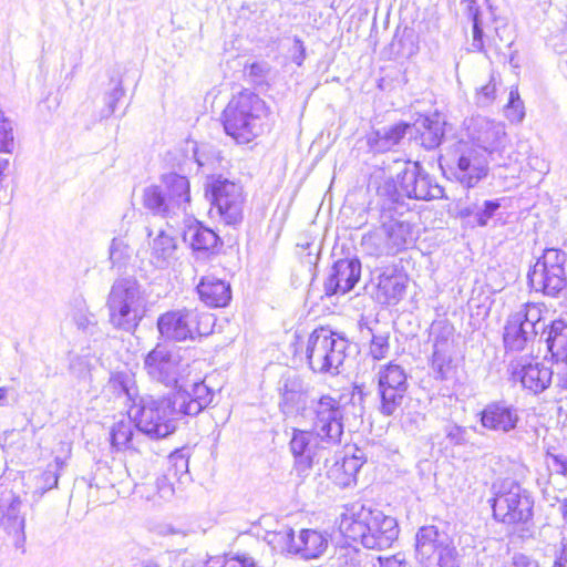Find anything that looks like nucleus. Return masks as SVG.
Masks as SVG:
<instances>
[{
    "label": "nucleus",
    "mask_w": 567,
    "mask_h": 567,
    "mask_svg": "<svg viewBox=\"0 0 567 567\" xmlns=\"http://www.w3.org/2000/svg\"><path fill=\"white\" fill-rule=\"evenodd\" d=\"M545 463L550 474L566 475L567 474V455L563 453H555L550 450L547 451Z\"/></svg>",
    "instance_id": "46"
},
{
    "label": "nucleus",
    "mask_w": 567,
    "mask_h": 567,
    "mask_svg": "<svg viewBox=\"0 0 567 567\" xmlns=\"http://www.w3.org/2000/svg\"><path fill=\"white\" fill-rule=\"evenodd\" d=\"M297 42L299 43V47H300V56H299V58H296V62H297L298 64H301V61H302V60H303V58H305V54H303V53H305V49H303V47H302V44H301V42H300L299 40H297Z\"/></svg>",
    "instance_id": "61"
},
{
    "label": "nucleus",
    "mask_w": 567,
    "mask_h": 567,
    "mask_svg": "<svg viewBox=\"0 0 567 567\" xmlns=\"http://www.w3.org/2000/svg\"><path fill=\"white\" fill-rule=\"evenodd\" d=\"M79 326H80L81 328H83V329H86V326H85V324H83V321H79Z\"/></svg>",
    "instance_id": "63"
},
{
    "label": "nucleus",
    "mask_w": 567,
    "mask_h": 567,
    "mask_svg": "<svg viewBox=\"0 0 567 567\" xmlns=\"http://www.w3.org/2000/svg\"><path fill=\"white\" fill-rule=\"evenodd\" d=\"M415 553L423 567H460V555L453 539L434 525L417 530Z\"/></svg>",
    "instance_id": "12"
},
{
    "label": "nucleus",
    "mask_w": 567,
    "mask_h": 567,
    "mask_svg": "<svg viewBox=\"0 0 567 567\" xmlns=\"http://www.w3.org/2000/svg\"><path fill=\"white\" fill-rule=\"evenodd\" d=\"M377 291L375 298L383 305H395L404 296L406 278L395 268L385 267L375 269Z\"/></svg>",
    "instance_id": "24"
},
{
    "label": "nucleus",
    "mask_w": 567,
    "mask_h": 567,
    "mask_svg": "<svg viewBox=\"0 0 567 567\" xmlns=\"http://www.w3.org/2000/svg\"><path fill=\"white\" fill-rule=\"evenodd\" d=\"M266 116L265 101L245 90L234 96L224 110V130L238 144H247L262 133Z\"/></svg>",
    "instance_id": "6"
},
{
    "label": "nucleus",
    "mask_w": 567,
    "mask_h": 567,
    "mask_svg": "<svg viewBox=\"0 0 567 567\" xmlns=\"http://www.w3.org/2000/svg\"><path fill=\"white\" fill-rule=\"evenodd\" d=\"M558 511L564 519V522L567 524V499H563L560 503H559V507H558Z\"/></svg>",
    "instance_id": "59"
},
{
    "label": "nucleus",
    "mask_w": 567,
    "mask_h": 567,
    "mask_svg": "<svg viewBox=\"0 0 567 567\" xmlns=\"http://www.w3.org/2000/svg\"><path fill=\"white\" fill-rule=\"evenodd\" d=\"M547 349L556 362L567 363V322L555 320L546 338Z\"/></svg>",
    "instance_id": "34"
},
{
    "label": "nucleus",
    "mask_w": 567,
    "mask_h": 567,
    "mask_svg": "<svg viewBox=\"0 0 567 567\" xmlns=\"http://www.w3.org/2000/svg\"><path fill=\"white\" fill-rule=\"evenodd\" d=\"M144 302V292L136 278H117L106 298L109 322L114 329L133 332L143 318Z\"/></svg>",
    "instance_id": "7"
},
{
    "label": "nucleus",
    "mask_w": 567,
    "mask_h": 567,
    "mask_svg": "<svg viewBox=\"0 0 567 567\" xmlns=\"http://www.w3.org/2000/svg\"><path fill=\"white\" fill-rule=\"evenodd\" d=\"M339 530L344 538L378 550L391 547L400 532L394 517L359 504L341 514Z\"/></svg>",
    "instance_id": "3"
},
{
    "label": "nucleus",
    "mask_w": 567,
    "mask_h": 567,
    "mask_svg": "<svg viewBox=\"0 0 567 567\" xmlns=\"http://www.w3.org/2000/svg\"><path fill=\"white\" fill-rule=\"evenodd\" d=\"M214 317L197 308H182L167 311L157 319L162 337L172 341L195 340L212 332Z\"/></svg>",
    "instance_id": "11"
},
{
    "label": "nucleus",
    "mask_w": 567,
    "mask_h": 567,
    "mask_svg": "<svg viewBox=\"0 0 567 567\" xmlns=\"http://www.w3.org/2000/svg\"><path fill=\"white\" fill-rule=\"evenodd\" d=\"M123 95H124V90H123L121 81H118L115 84L114 89L110 93H107V95L105 97L106 110L103 111L104 117H109L115 112L116 103L123 97Z\"/></svg>",
    "instance_id": "53"
},
{
    "label": "nucleus",
    "mask_w": 567,
    "mask_h": 567,
    "mask_svg": "<svg viewBox=\"0 0 567 567\" xmlns=\"http://www.w3.org/2000/svg\"><path fill=\"white\" fill-rule=\"evenodd\" d=\"M214 392L204 382L196 381L190 389H179L167 395L154 398L141 396L128 409V416L135 423L137 432L151 439H163L176 430L177 420L183 416H196L206 409Z\"/></svg>",
    "instance_id": "1"
},
{
    "label": "nucleus",
    "mask_w": 567,
    "mask_h": 567,
    "mask_svg": "<svg viewBox=\"0 0 567 567\" xmlns=\"http://www.w3.org/2000/svg\"><path fill=\"white\" fill-rule=\"evenodd\" d=\"M446 445L463 446L468 442L466 427L449 422L443 427Z\"/></svg>",
    "instance_id": "43"
},
{
    "label": "nucleus",
    "mask_w": 567,
    "mask_h": 567,
    "mask_svg": "<svg viewBox=\"0 0 567 567\" xmlns=\"http://www.w3.org/2000/svg\"><path fill=\"white\" fill-rule=\"evenodd\" d=\"M132 419L116 422L110 433L111 444L116 451L136 449L140 437L134 433Z\"/></svg>",
    "instance_id": "36"
},
{
    "label": "nucleus",
    "mask_w": 567,
    "mask_h": 567,
    "mask_svg": "<svg viewBox=\"0 0 567 567\" xmlns=\"http://www.w3.org/2000/svg\"><path fill=\"white\" fill-rule=\"evenodd\" d=\"M65 466V461L56 456L53 463H50L47 470L40 476V487L43 492L58 486L59 477Z\"/></svg>",
    "instance_id": "42"
},
{
    "label": "nucleus",
    "mask_w": 567,
    "mask_h": 567,
    "mask_svg": "<svg viewBox=\"0 0 567 567\" xmlns=\"http://www.w3.org/2000/svg\"><path fill=\"white\" fill-rule=\"evenodd\" d=\"M150 261L158 269H167L178 260L177 238L173 230H159L150 241Z\"/></svg>",
    "instance_id": "25"
},
{
    "label": "nucleus",
    "mask_w": 567,
    "mask_h": 567,
    "mask_svg": "<svg viewBox=\"0 0 567 567\" xmlns=\"http://www.w3.org/2000/svg\"><path fill=\"white\" fill-rule=\"evenodd\" d=\"M344 408L339 399L330 394H322L312 399L305 417L311 422V430L293 429L289 449L293 456L292 472L300 480L307 478L315 463L319 462V454L326 446L341 444L344 433Z\"/></svg>",
    "instance_id": "2"
},
{
    "label": "nucleus",
    "mask_w": 567,
    "mask_h": 567,
    "mask_svg": "<svg viewBox=\"0 0 567 567\" xmlns=\"http://www.w3.org/2000/svg\"><path fill=\"white\" fill-rule=\"evenodd\" d=\"M189 202V182L176 173L163 175L161 186H148L143 194L144 207L163 217L185 214Z\"/></svg>",
    "instance_id": "9"
},
{
    "label": "nucleus",
    "mask_w": 567,
    "mask_h": 567,
    "mask_svg": "<svg viewBox=\"0 0 567 567\" xmlns=\"http://www.w3.org/2000/svg\"><path fill=\"white\" fill-rule=\"evenodd\" d=\"M378 561L380 567H411L410 564L405 560L404 556L401 554H395L390 557H378Z\"/></svg>",
    "instance_id": "55"
},
{
    "label": "nucleus",
    "mask_w": 567,
    "mask_h": 567,
    "mask_svg": "<svg viewBox=\"0 0 567 567\" xmlns=\"http://www.w3.org/2000/svg\"><path fill=\"white\" fill-rule=\"evenodd\" d=\"M408 133L412 135V126L409 123L399 122L371 132L367 143L372 151L383 153L396 146Z\"/></svg>",
    "instance_id": "27"
},
{
    "label": "nucleus",
    "mask_w": 567,
    "mask_h": 567,
    "mask_svg": "<svg viewBox=\"0 0 567 567\" xmlns=\"http://www.w3.org/2000/svg\"><path fill=\"white\" fill-rule=\"evenodd\" d=\"M408 386V375L401 365L389 363L380 368L378 393L381 401L380 412L383 415H394L401 409Z\"/></svg>",
    "instance_id": "18"
},
{
    "label": "nucleus",
    "mask_w": 567,
    "mask_h": 567,
    "mask_svg": "<svg viewBox=\"0 0 567 567\" xmlns=\"http://www.w3.org/2000/svg\"><path fill=\"white\" fill-rule=\"evenodd\" d=\"M197 292L200 300L212 308L225 307L231 299L230 285L215 276L203 277L197 285Z\"/></svg>",
    "instance_id": "28"
},
{
    "label": "nucleus",
    "mask_w": 567,
    "mask_h": 567,
    "mask_svg": "<svg viewBox=\"0 0 567 567\" xmlns=\"http://www.w3.org/2000/svg\"><path fill=\"white\" fill-rule=\"evenodd\" d=\"M392 244L388 239V234L380 225V227L369 231L362 236L361 247L362 250L372 257H388L396 255V251L391 246Z\"/></svg>",
    "instance_id": "33"
},
{
    "label": "nucleus",
    "mask_w": 567,
    "mask_h": 567,
    "mask_svg": "<svg viewBox=\"0 0 567 567\" xmlns=\"http://www.w3.org/2000/svg\"><path fill=\"white\" fill-rule=\"evenodd\" d=\"M184 241L188 243L193 251L214 252L221 244L218 235L199 223L193 224L184 231Z\"/></svg>",
    "instance_id": "31"
},
{
    "label": "nucleus",
    "mask_w": 567,
    "mask_h": 567,
    "mask_svg": "<svg viewBox=\"0 0 567 567\" xmlns=\"http://www.w3.org/2000/svg\"><path fill=\"white\" fill-rule=\"evenodd\" d=\"M363 463L362 455L352 454L351 456H344L341 461H336L328 470V477L334 484L348 487L355 481V476Z\"/></svg>",
    "instance_id": "32"
},
{
    "label": "nucleus",
    "mask_w": 567,
    "mask_h": 567,
    "mask_svg": "<svg viewBox=\"0 0 567 567\" xmlns=\"http://www.w3.org/2000/svg\"><path fill=\"white\" fill-rule=\"evenodd\" d=\"M166 473L179 483L187 482L189 480L188 457L182 452L171 454Z\"/></svg>",
    "instance_id": "41"
},
{
    "label": "nucleus",
    "mask_w": 567,
    "mask_h": 567,
    "mask_svg": "<svg viewBox=\"0 0 567 567\" xmlns=\"http://www.w3.org/2000/svg\"><path fill=\"white\" fill-rule=\"evenodd\" d=\"M491 505L496 520L506 525L527 523L533 517L534 499L530 493L512 480L492 485Z\"/></svg>",
    "instance_id": "10"
},
{
    "label": "nucleus",
    "mask_w": 567,
    "mask_h": 567,
    "mask_svg": "<svg viewBox=\"0 0 567 567\" xmlns=\"http://www.w3.org/2000/svg\"><path fill=\"white\" fill-rule=\"evenodd\" d=\"M279 409L286 416H292L301 412L305 417L306 396L308 393L307 384L303 379L292 371L284 373L278 382Z\"/></svg>",
    "instance_id": "20"
},
{
    "label": "nucleus",
    "mask_w": 567,
    "mask_h": 567,
    "mask_svg": "<svg viewBox=\"0 0 567 567\" xmlns=\"http://www.w3.org/2000/svg\"><path fill=\"white\" fill-rule=\"evenodd\" d=\"M14 145L12 122L0 110V153H11Z\"/></svg>",
    "instance_id": "44"
},
{
    "label": "nucleus",
    "mask_w": 567,
    "mask_h": 567,
    "mask_svg": "<svg viewBox=\"0 0 567 567\" xmlns=\"http://www.w3.org/2000/svg\"><path fill=\"white\" fill-rule=\"evenodd\" d=\"M328 536L316 529H302L296 537L295 553L305 559L320 557L328 547Z\"/></svg>",
    "instance_id": "30"
},
{
    "label": "nucleus",
    "mask_w": 567,
    "mask_h": 567,
    "mask_svg": "<svg viewBox=\"0 0 567 567\" xmlns=\"http://www.w3.org/2000/svg\"><path fill=\"white\" fill-rule=\"evenodd\" d=\"M425 417L420 413H408L402 420V426L411 434L421 430L424 424Z\"/></svg>",
    "instance_id": "54"
},
{
    "label": "nucleus",
    "mask_w": 567,
    "mask_h": 567,
    "mask_svg": "<svg viewBox=\"0 0 567 567\" xmlns=\"http://www.w3.org/2000/svg\"><path fill=\"white\" fill-rule=\"evenodd\" d=\"M7 395H8V389L0 388V405L7 404Z\"/></svg>",
    "instance_id": "60"
},
{
    "label": "nucleus",
    "mask_w": 567,
    "mask_h": 567,
    "mask_svg": "<svg viewBox=\"0 0 567 567\" xmlns=\"http://www.w3.org/2000/svg\"><path fill=\"white\" fill-rule=\"evenodd\" d=\"M462 4H466V9L468 11L470 17L473 20V41L472 47L474 50L484 52L488 56V51L494 50L495 53H501L502 47L494 38L492 41L488 42V45L486 47L484 41V32L481 25V20L478 18V7L476 6V0H461Z\"/></svg>",
    "instance_id": "35"
},
{
    "label": "nucleus",
    "mask_w": 567,
    "mask_h": 567,
    "mask_svg": "<svg viewBox=\"0 0 567 567\" xmlns=\"http://www.w3.org/2000/svg\"><path fill=\"white\" fill-rule=\"evenodd\" d=\"M507 567H539L538 563L525 554H514Z\"/></svg>",
    "instance_id": "56"
},
{
    "label": "nucleus",
    "mask_w": 567,
    "mask_h": 567,
    "mask_svg": "<svg viewBox=\"0 0 567 567\" xmlns=\"http://www.w3.org/2000/svg\"><path fill=\"white\" fill-rule=\"evenodd\" d=\"M264 539L278 553H295L296 536L292 528L288 526H281L279 529L266 532Z\"/></svg>",
    "instance_id": "37"
},
{
    "label": "nucleus",
    "mask_w": 567,
    "mask_h": 567,
    "mask_svg": "<svg viewBox=\"0 0 567 567\" xmlns=\"http://www.w3.org/2000/svg\"><path fill=\"white\" fill-rule=\"evenodd\" d=\"M380 198H383L385 209H409L405 198L431 200L442 198L444 194L435 179L430 176L417 162H406L395 179L385 181L378 189Z\"/></svg>",
    "instance_id": "4"
},
{
    "label": "nucleus",
    "mask_w": 567,
    "mask_h": 567,
    "mask_svg": "<svg viewBox=\"0 0 567 567\" xmlns=\"http://www.w3.org/2000/svg\"><path fill=\"white\" fill-rule=\"evenodd\" d=\"M389 338L388 333L372 336L369 353L374 361H380L388 357L390 352Z\"/></svg>",
    "instance_id": "45"
},
{
    "label": "nucleus",
    "mask_w": 567,
    "mask_h": 567,
    "mask_svg": "<svg viewBox=\"0 0 567 567\" xmlns=\"http://www.w3.org/2000/svg\"><path fill=\"white\" fill-rule=\"evenodd\" d=\"M174 481L166 472L156 478L155 486L159 498L168 501L175 494Z\"/></svg>",
    "instance_id": "51"
},
{
    "label": "nucleus",
    "mask_w": 567,
    "mask_h": 567,
    "mask_svg": "<svg viewBox=\"0 0 567 567\" xmlns=\"http://www.w3.org/2000/svg\"><path fill=\"white\" fill-rule=\"evenodd\" d=\"M22 499L9 492L0 497V528L2 527L12 546L21 554L25 553V513Z\"/></svg>",
    "instance_id": "19"
},
{
    "label": "nucleus",
    "mask_w": 567,
    "mask_h": 567,
    "mask_svg": "<svg viewBox=\"0 0 567 567\" xmlns=\"http://www.w3.org/2000/svg\"><path fill=\"white\" fill-rule=\"evenodd\" d=\"M542 310L535 303H524L509 315L504 327V346L511 351H522L544 329Z\"/></svg>",
    "instance_id": "15"
},
{
    "label": "nucleus",
    "mask_w": 567,
    "mask_h": 567,
    "mask_svg": "<svg viewBox=\"0 0 567 567\" xmlns=\"http://www.w3.org/2000/svg\"><path fill=\"white\" fill-rule=\"evenodd\" d=\"M496 80L492 74L489 82L476 91V104L482 107L489 106L496 99Z\"/></svg>",
    "instance_id": "47"
},
{
    "label": "nucleus",
    "mask_w": 567,
    "mask_h": 567,
    "mask_svg": "<svg viewBox=\"0 0 567 567\" xmlns=\"http://www.w3.org/2000/svg\"><path fill=\"white\" fill-rule=\"evenodd\" d=\"M518 421V410L505 401L488 403L481 412V424L491 431L508 433L516 429Z\"/></svg>",
    "instance_id": "23"
},
{
    "label": "nucleus",
    "mask_w": 567,
    "mask_h": 567,
    "mask_svg": "<svg viewBox=\"0 0 567 567\" xmlns=\"http://www.w3.org/2000/svg\"><path fill=\"white\" fill-rule=\"evenodd\" d=\"M110 388L117 394L126 396L132 404L138 401L137 388L132 374L127 372H116L112 374L109 381Z\"/></svg>",
    "instance_id": "39"
},
{
    "label": "nucleus",
    "mask_w": 567,
    "mask_h": 567,
    "mask_svg": "<svg viewBox=\"0 0 567 567\" xmlns=\"http://www.w3.org/2000/svg\"><path fill=\"white\" fill-rule=\"evenodd\" d=\"M361 276V262L358 258L337 260L324 281L327 296L347 293L354 288Z\"/></svg>",
    "instance_id": "22"
},
{
    "label": "nucleus",
    "mask_w": 567,
    "mask_h": 567,
    "mask_svg": "<svg viewBox=\"0 0 567 567\" xmlns=\"http://www.w3.org/2000/svg\"><path fill=\"white\" fill-rule=\"evenodd\" d=\"M133 254L131 246L124 238H113L109 249V259L113 268H123L127 265Z\"/></svg>",
    "instance_id": "40"
},
{
    "label": "nucleus",
    "mask_w": 567,
    "mask_h": 567,
    "mask_svg": "<svg viewBox=\"0 0 567 567\" xmlns=\"http://www.w3.org/2000/svg\"><path fill=\"white\" fill-rule=\"evenodd\" d=\"M455 137H464L476 150L484 151L498 166L505 165L498 161L504 152L506 140L502 123L484 116H472L464 121V127Z\"/></svg>",
    "instance_id": "14"
},
{
    "label": "nucleus",
    "mask_w": 567,
    "mask_h": 567,
    "mask_svg": "<svg viewBox=\"0 0 567 567\" xmlns=\"http://www.w3.org/2000/svg\"><path fill=\"white\" fill-rule=\"evenodd\" d=\"M528 165L539 173L547 174L549 172V165L545 162V159L539 158L538 156H530L528 159Z\"/></svg>",
    "instance_id": "58"
},
{
    "label": "nucleus",
    "mask_w": 567,
    "mask_h": 567,
    "mask_svg": "<svg viewBox=\"0 0 567 567\" xmlns=\"http://www.w3.org/2000/svg\"><path fill=\"white\" fill-rule=\"evenodd\" d=\"M444 143L439 162L449 179L473 188L487 177L491 157L484 151L476 150L464 137L446 138Z\"/></svg>",
    "instance_id": "5"
},
{
    "label": "nucleus",
    "mask_w": 567,
    "mask_h": 567,
    "mask_svg": "<svg viewBox=\"0 0 567 567\" xmlns=\"http://www.w3.org/2000/svg\"><path fill=\"white\" fill-rule=\"evenodd\" d=\"M350 343L342 334L330 328L315 329L307 341L306 358L309 368L316 373H340Z\"/></svg>",
    "instance_id": "8"
},
{
    "label": "nucleus",
    "mask_w": 567,
    "mask_h": 567,
    "mask_svg": "<svg viewBox=\"0 0 567 567\" xmlns=\"http://www.w3.org/2000/svg\"><path fill=\"white\" fill-rule=\"evenodd\" d=\"M554 567H567V539L561 542L560 549L556 553Z\"/></svg>",
    "instance_id": "57"
},
{
    "label": "nucleus",
    "mask_w": 567,
    "mask_h": 567,
    "mask_svg": "<svg viewBox=\"0 0 567 567\" xmlns=\"http://www.w3.org/2000/svg\"><path fill=\"white\" fill-rule=\"evenodd\" d=\"M412 126V132L415 131L414 138L420 142L421 146L427 151L439 147L445 134V122L440 118L437 114L432 117H423L417 120Z\"/></svg>",
    "instance_id": "29"
},
{
    "label": "nucleus",
    "mask_w": 567,
    "mask_h": 567,
    "mask_svg": "<svg viewBox=\"0 0 567 567\" xmlns=\"http://www.w3.org/2000/svg\"><path fill=\"white\" fill-rule=\"evenodd\" d=\"M70 371L78 379H86L91 371L90 359L85 355H75L70 361Z\"/></svg>",
    "instance_id": "52"
},
{
    "label": "nucleus",
    "mask_w": 567,
    "mask_h": 567,
    "mask_svg": "<svg viewBox=\"0 0 567 567\" xmlns=\"http://www.w3.org/2000/svg\"><path fill=\"white\" fill-rule=\"evenodd\" d=\"M508 117L511 121L520 122L525 116L523 101L519 97L517 89H512L507 103Z\"/></svg>",
    "instance_id": "49"
},
{
    "label": "nucleus",
    "mask_w": 567,
    "mask_h": 567,
    "mask_svg": "<svg viewBox=\"0 0 567 567\" xmlns=\"http://www.w3.org/2000/svg\"><path fill=\"white\" fill-rule=\"evenodd\" d=\"M406 209L395 208L385 209L383 198H381V225L388 234V239L396 254L408 249L415 241V234L411 223L402 218Z\"/></svg>",
    "instance_id": "21"
},
{
    "label": "nucleus",
    "mask_w": 567,
    "mask_h": 567,
    "mask_svg": "<svg viewBox=\"0 0 567 567\" xmlns=\"http://www.w3.org/2000/svg\"><path fill=\"white\" fill-rule=\"evenodd\" d=\"M514 378L519 380L522 385L537 394L546 390L553 378V371L549 367L540 362H528L520 369L514 371Z\"/></svg>",
    "instance_id": "26"
},
{
    "label": "nucleus",
    "mask_w": 567,
    "mask_h": 567,
    "mask_svg": "<svg viewBox=\"0 0 567 567\" xmlns=\"http://www.w3.org/2000/svg\"><path fill=\"white\" fill-rule=\"evenodd\" d=\"M449 341L446 338L436 337L433 344L432 368L436 373V378L441 380L447 379L451 368V359L447 354Z\"/></svg>",
    "instance_id": "38"
},
{
    "label": "nucleus",
    "mask_w": 567,
    "mask_h": 567,
    "mask_svg": "<svg viewBox=\"0 0 567 567\" xmlns=\"http://www.w3.org/2000/svg\"><path fill=\"white\" fill-rule=\"evenodd\" d=\"M143 567H159L155 561H147Z\"/></svg>",
    "instance_id": "62"
},
{
    "label": "nucleus",
    "mask_w": 567,
    "mask_h": 567,
    "mask_svg": "<svg viewBox=\"0 0 567 567\" xmlns=\"http://www.w3.org/2000/svg\"><path fill=\"white\" fill-rule=\"evenodd\" d=\"M501 207L498 199L485 200L481 207H477L474 213V219L478 226L484 227L488 220L494 216L496 210Z\"/></svg>",
    "instance_id": "48"
},
{
    "label": "nucleus",
    "mask_w": 567,
    "mask_h": 567,
    "mask_svg": "<svg viewBox=\"0 0 567 567\" xmlns=\"http://www.w3.org/2000/svg\"><path fill=\"white\" fill-rule=\"evenodd\" d=\"M206 195L212 202V210H216L226 225H238L244 216V193L241 185L218 176L206 187Z\"/></svg>",
    "instance_id": "16"
},
{
    "label": "nucleus",
    "mask_w": 567,
    "mask_h": 567,
    "mask_svg": "<svg viewBox=\"0 0 567 567\" xmlns=\"http://www.w3.org/2000/svg\"><path fill=\"white\" fill-rule=\"evenodd\" d=\"M188 365H184L178 352L164 344H157L150 351L144 359V369L147 375L159 383L165 385H183L189 389L186 384H179L183 380V372Z\"/></svg>",
    "instance_id": "17"
},
{
    "label": "nucleus",
    "mask_w": 567,
    "mask_h": 567,
    "mask_svg": "<svg viewBox=\"0 0 567 567\" xmlns=\"http://www.w3.org/2000/svg\"><path fill=\"white\" fill-rule=\"evenodd\" d=\"M196 162L198 163L199 166H203V162L199 158H196Z\"/></svg>",
    "instance_id": "64"
},
{
    "label": "nucleus",
    "mask_w": 567,
    "mask_h": 567,
    "mask_svg": "<svg viewBox=\"0 0 567 567\" xmlns=\"http://www.w3.org/2000/svg\"><path fill=\"white\" fill-rule=\"evenodd\" d=\"M245 70L255 84L261 85L270 72V65L267 62H254Z\"/></svg>",
    "instance_id": "50"
},
{
    "label": "nucleus",
    "mask_w": 567,
    "mask_h": 567,
    "mask_svg": "<svg viewBox=\"0 0 567 567\" xmlns=\"http://www.w3.org/2000/svg\"><path fill=\"white\" fill-rule=\"evenodd\" d=\"M566 261L565 251L556 248L545 249L528 272V280L533 289L548 297H559L567 286Z\"/></svg>",
    "instance_id": "13"
}]
</instances>
